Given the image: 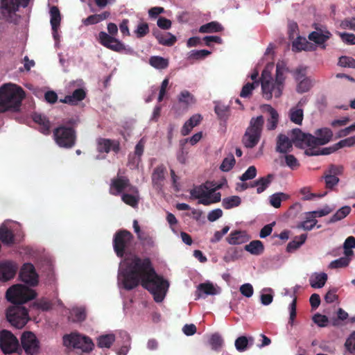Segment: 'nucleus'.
I'll use <instances>...</instances> for the list:
<instances>
[{
  "mask_svg": "<svg viewBox=\"0 0 355 355\" xmlns=\"http://www.w3.org/2000/svg\"><path fill=\"white\" fill-rule=\"evenodd\" d=\"M50 15H51V25L52 28V31L55 32V34L58 31V29L60 25L61 21V15L60 10L58 7L52 6L50 8Z\"/></svg>",
  "mask_w": 355,
  "mask_h": 355,
  "instance_id": "7c9ffc66",
  "label": "nucleus"
},
{
  "mask_svg": "<svg viewBox=\"0 0 355 355\" xmlns=\"http://www.w3.org/2000/svg\"><path fill=\"white\" fill-rule=\"evenodd\" d=\"M150 64L158 69H164L168 66V60L160 56H152L149 60Z\"/></svg>",
  "mask_w": 355,
  "mask_h": 355,
  "instance_id": "ea45409f",
  "label": "nucleus"
},
{
  "mask_svg": "<svg viewBox=\"0 0 355 355\" xmlns=\"http://www.w3.org/2000/svg\"><path fill=\"white\" fill-rule=\"evenodd\" d=\"M153 34L157 40L159 44L164 46H171L177 40L175 36L171 33H162L157 29L153 30Z\"/></svg>",
  "mask_w": 355,
  "mask_h": 355,
  "instance_id": "5701e85b",
  "label": "nucleus"
},
{
  "mask_svg": "<svg viewBox=\"0 0 355 355\" xmlns=\"http://www.w3.org/2000/svg\"><path fill=\"white\" fill-rule=\"evenodd\" d=\"M315 29L316 31L311 32L308 37L315 44L322 45V48L324 49L326 48L324 43L331 37V34L329 31L322 32L321 30L319 31L318 28H315Z\"/></svg>",
  "mask_w": 355,
  "mask_h": 355,
  "instance_id": "412c9836",
  "label": "nucleus"
},
{
  "mask_svg": "<svg viewBox=\"0 0 355 355\" xmlns=\"http://www.w3.org/2000/svg\"><path fill=\"white\" fill-rule=\"evenodd\" d=\"M306 234H302L300 236H295L293 241L288 243L286 251L289 253L293 252L306 241Z\"/></svg>",
  "mask_w": 355,
  "mask_h": 355,
  "instance_id": "c9c22d12",
  "label": "nucleus"
},
{
  "mask_svg": "<svg viewBox=\"0 0 355 355\" xmlns=\"http://www.w3.org/2000/svg\"><path fill=\"white\" fill-rule=\"evenodd\" d=\"M306 67L299 66L293 71V76L297 82L301 81V80L308 78L306 77Z\"/></svg>",
  "mask_w": 355,
  "mask_h": 355,
  "instance_id": "4d7b16f0",
  "label": "nucleus"
},
{
  "mask_svg": "<svg viewBox=\"0 0 355 355\" xmlns=\"http://www.w3.org/2000/svg\"><path fill=\"white\" fill-rule=\"evenodd\" d=\"M264 124L263 116L260 115L252 117L250 119L249 126L243 137V144L248 148H252L259 143L263 126Z\"/></svg>",
  "mask_w": 355,
  "mask_h": 355,
  "instance_id": "0eeeda50",
  "label": "nucleus"
},
{
  "mask_svg": "<svg viewBox=\"0 0 355 355\" xmlns=\"http://www.w3.org/2000/svg\"><path fill=\"white\" fill-rule=\"evenodd\" d=\"M178 101L186 106L191 105L196 103V101L194 96L187 90H184L180 92L178 96Z\"/></svg>",
  "mask_w": 355,
  "mask_h": 355,
  "instance_id": "79ce46f5",
  "label": "nucleus"
},
{
  "mask_svg": "<svg viewBox=\"0 0 355 355\" xmlns=\"http://www.w3.org/2000/svg\"><path fill=\"white\" fill-rule=\"evenodd\" d=\"M80 123L78 116L64 119L62 123L53 131L55 144L60 148H71L77 141L76 127Z\"/></svg>",
  "mask_w": 355,
  "mask_h": 355,
  "instance_id": "7ed1b4c3",
  "label": "nucleus"
},
{
  "mask_svg": "<svg viewBox=\"0 0 355 355\" xmlns=\"http://www.w3.org/2000/svg\"><path fill=\"white\" fill-rule=\"evenodd\" d=\"M98 41L103 46L115 52L121 53L125 50L124 44L105 31L98 33Z\"/></svg>",
  "mask_w": 355,
  "mask_h": 355,
  "instance_id": "dca6fc26",
  "label": "nucleus"
},
{
  "mask_svg": "<svg viewBox=\"0 0 355 355\" xmlns=\"http://www.w3.org/2000/svg\"><path fill=\"white\" fill-rule=\"evenodd\" d=\"M210 54L211 51L205 49L193 50L190 52L189 58L194 60H200L205 58V57L209 55Z\"/></svg>",
  "mask_w": 355,
  "mask_h": 355,
  "instance_id": "13d9d810",
  "label": "nucleus"
},
{
  "mask_svg": "<svg viewBox=\"0 0 355 355\" xmlns=\"http://www.w3.org/2000/svg\"><path fill=\"white\" fill-rule=\"evenodd\" d=\"M121 200L126 205L135 208L138 206L139 201V192L137 193H123L121 196Z\"/></svg>",
  "mask_w": 355,
  "mask_h": 355,
  "instance_id": "4c0bfd02",
  "label": "nucleus"
},
{
  "mask_svg": "<svg viewBox=\"0 0 355 355\" xmlns=\"http://www.w3.org/2000/svg\"><path fill=\"white\" fill-rule=\"evenodd\" d=\"M315 49L316 46L304 37H298L293 42V50L297 52L301 51H313Z\"/></svg>",
  "mask_w": 355,
  "mask_h": 355,
  "instance_id": "393cba45",
  "label": "nucleus"
},
{
  "mask_svg": "<svg viewBox=\"0 0 355 355\" xmlns=\"http://www.w3.org/2000/svg\"><path fill=\"white\" fill-rule=\"evenodd\" d=\"M338 150L336 148V144L327 148H324L322 150H318L315 147H309L305 150L304 153L308 156H317L320 155H329Z\"/></svg>",
  "mask_w": 355,
  "mask_h": 355,
  "instance_id": "2f4dec72",
  "label": "nucleus"
},
{
  "mask_svg": "<svg viewBox=\"0 0 355 355\" xmlns=\"http://www.w3.org/2000/svg\"><path fill=\"white\" fill-rule=\"evenodd\" d=\"M19 343L17 337L7 329L0 331V349L5 354L17 352Z\"/></svg>",
  "mask_w": 355,
  "mask_h": 355,
  "instance_id": "ddd939ff",
  "label": "nucleus"
},
{
  "mask_svg": "<svg viewBox=\"0 0 355 355\" xmlns=\"http://www.w3.org/2000/svg\"><path fill=\"white\" fill-rule=\"evenodd\" d=\"M206 185H201L191 190V196L195 198L198 199V204L203 205H209L213 203H216L220 201V193H211V191H206L207 189Z\"/></svg>",
  "mask_w": 355,
  "mask_h": 355,
  "instance_id": "f8f14e48",
  "label": "nucleus"
},
{
  "mask_svg": "<svg viewBox=\"0 0 355 355\" xmlns=\"http://www.w3.org/2000/svg\"><path fill=\"white\" fill-rule=\"evenodd\" d=\"M303 110L296 107H293L290 110L289 118L291 121L295 124L300 125L303 120Z\"/></svg>",
  "mask_w": 355,
  "mask_h": 355,
  "instance_id": "c03bdc74",
  "label": "nucleus"
},
{
  "mask_svg": "<svg viewBox=\"0 0 355 355\" xmlns=\"http://www.w3.org/2000/svg\"><path fill=\"white\" fill-rule=\"evenodd\" d=\"M30 0H0V13L3 19L9 22H13V16L16 15L20 6L26 8Z\"/></svg>",
  "mask_w": 355,
  "mask_h": 355,
  "instance_id": "9d476101",
  "label": "nucleus"
},
{
  "mask_svg": "<svg viewBox=\"0 0 355 355\" xmlns=\"http://www.w3.org/2000/svg\"><path fill=\"white\" fill-rule=\"evenodd\" d=\"M149 32V26L148 24L146 22H141L137 25L136 30L135 31V33L137 38L144 37Z\"/></svg>",
  "mask_w": 355,
  "mask_h": 355,
  "instance_id": "5fc2aeb1",
  "label": "nucleus"
},
{
  "mask_svg": "<svg viewBox=\"0 0 355 355\" xmlns=\"http://www.w3.org/2000/svg\"><path fill=\"white\" fill-rule=\"evenodd\" d=\"M223 30L222 25L218 21H211L201 26L199 32L201 33H218Z\"/></svg>",
  "mask_w": 355,
  "mask_h": 355,
  "instance_id": "473e14b6",
  "label": "nucleus"
},
{
  "mask_svg": "<svg viewBox=\"0 0 355 355\" xmlns=\"http://www.w3.org/2000/svg\"><path fill=\"white\" fill-rule=\"evenodd\" d=\"M274 179L273 174H268L266 176L260 178L259 179L255 180V185H258L257 189V193H261L263 192L271 183L272 180Z\"/></svg>",
  "mask_w": 355,
  "mask_h": 355,
  "instance_id": "f704fd0d",
  "label": "nucleus"
},
{
  "mask_svg": "<svg viewBox=\"0 0 355 355\" xmlns=\"http://www.w3.org/2000/svg\"><path fill=\"white\" fill-rule=\"evenodd\" d=\"M345 346L349 352L354 353L355 352V331L346 340Z\"/></svg>",
  "mask_w": 355,
  "mask_h": 355,
  "instance_id": "338daca9",
  "label": "nucleus"
},
{
  "mask_svg": "<svg viewBox=\"0 0 355 355\" xmlns=\"http://www.w3.org/2000/svg\"><path fill=\"white\" fill-rule=\"evenodd\" d=\"M63 344L66 347H73L81 349L83 352H89L94 345L91 338L78 334H71L63 336Z\"/></svg>",
  "mask_w": 355,
  "mask_h": 355,
  "instance_id": "1a4fd4ad",
  "label": "nucleus"
},
{
  "mask_svg": "<svg viewBox=\"0 0 355 355\" xmlns=\"http://www.w3.org/2000/svg\"><path fill=\"white\" fill-rule=\"evenodd\" d=\"M86 96L85 92L81 89H75L71 95H67L60 102L67 103L71 105H77L78 102L83 101Z\"/></svg>",
  "mask_w": 355,
  "mask_h": 355,
  "instance_id": "b1692460",
  "label": "nucleus"
},
{
  "mask_svg": "<svg viewBox=\"0 0 355 355\" xmlns=\"http://www.w3.org/2000/svg\"><path fill=\"white\" fill-rule=\"evenodd\" d=\"M133 239L132 234L126 230H120L114 234L113 248L118 257H124L130 247Z\"/></svg>",
  "mask_w": 355,
  "mask_h": 355,
  "instance_id": "6e6552de",
  "label": "nucleus"
},
{
  "mask_svg": "<svg viewBox=\"0 0 355 355\" xmlns=\"http://www.w3.org/2000/svg\"><path fill=\"white\" fill-rule=\"evenodd\" d=\"M25 98L23 89L12 83H6L0 87V112H17Z\"/></svg>",
  "mask_w": 355,
  "mask_h": 355,
  "instance_id": "20e7f679",
  "label": "nucleus"
},
{
  "mask_svg": "<svg viewBox=\"0 0 355 355\" xmlns=\"http://www.w3.org/2000/svg\"><path fill=\"white\" fill-rule=\"evenodd\" d=\"M349 259L348 257H340L331 261L329 264L330 268H340L346 267L349 263Z\"/></svg>",
  "mask_w": 355,
  "mask_h": 355,
  "instance_id": "6e6d98bb",
  "label": "nucleus"
},
{
  "mask_svg": "<svg viewBox=\"0 0 355 355\" xmlns=\"http://www.w3.org/2000/svg\"><path fill=\"white\" fill-rule=\"evenodd\" d=\"M137 238L144 246L148 248L154 246L153 239L147 232H143L138 235Z\"/></svg>",
  "mask_w": 355,
  "mask_h": 355,
  "instance_id": "864d4df0",
  "label": "nucleus"
},
{
  "mask_svg": "<svg viewBox=\"0 0 355 355\" xmlns=\"http://www.w3.org/2000/svg\"><path fill=\"white\" fill-rule=\"evenodd\" d=\"M259 86V82L254 81L253 83H248L243 85L240 96L242 98H248L251 96L252 90Z\"/></svg>",
  "mask_w": 355,
  "mask_h": 355,
  "instance_id": "8fccbe9b",
  "label": "nucleus"
},
{
  "mask_svg": "<svg viewBox=\"0 0 355 355\" xmlns=\"http://www.w3.org/2000/svg\"><path fill=\"white\" fill-rule=\"evenodd\" d=\"M338 64L343 67L355 69V59L349 56L343 55L340 57Z\"/></svg>",
  "mask_w": 355,
  "mask_h": 355,
  "instance_id": "603ef678",
  "label": "nucleus"
},
{
  "mask_svg": "<svg viewBox=\"0 0 355 355\" xmlns=\"http://www.w3.org/2000/svg\"><path fill=\"white\" fill-rule=\"evenodd\" d=\"M110 17L109 11H104L100 14H94L88 16L87 18L83 19L82 22L85 26H90L96 24L103 21Z\"/></svg>",
  "mask_w": 355,
  "mask_h": 355,
  "instance_id": "bb28decb",
  "label": "nucleus"
},
{
  "mask_svg": "<svg viewBox=\"0 0 355 355\" xmlns=\"http://www.w3.org/2000/svg\"><path fill=\"white\" fill-rule=\"evenodd\" d=\"M227 243L230 245H239L248 241L246 233L244 231L235 230L232 232L226 238Z\"/></svg>",
  "mask_w": 355,
  "mask_h": 355,
  "instance_id": "a878e982",
  "label": "nucleus"
},
{
  "mask_svg": "<svg viewBox=\"0 0 355 355\" xmlns=\"http://www.w3.org/2000/svg\"><path fill=\"white\" fill-rule=\"evenodd\" d=\"M114 340L115 336L114 334H106L101 336L98 338L97 345L101 348H110Z\"/></svg>",
  "mask_w": 355,
  "mask_h": 355,
  "instance_id": "a18cd8bd",
  "label": "nucleus"
},
{
  "mask_svg": "<svg viewBox=\"0 0 355 355\" xmlns=\"http://www.w3.org/2000/svg\"><path fill=\"white\" fill-rule=\"evenodd\" d=\"M284 80L285 77L283 69L277 64L275 81L269 80H263L261 81L263 97L267 100L271 99L273 95L275 98L280 97L284 86Z\"/></svg>",
  "mask_w": 355,
  "mask_h": 355,
  "instance_id": "423d86ee",
  "label": "nucleus"
},
{
  "mask_svg": "<svg viewBox=\"0 0 355 355\" xmlns=\"http://www.w3.org/2000/svg\"><path fill=\"white\" fill-rule=\"evenodd\" d=\"M32 119L40 125V131L42 133L46 135L50 134L51 123L46 116L35 112L32 114Z\"/></svg>",
  "mask_w": 355,
  "mask_h": 355,
  "instance_id": "4be33fe9",
  "label": "nucleus"
},
{
  "mask_svg": "<svg viewBox=\"0 0 355 355\" xmlns=\"http://www.w3.org/2000/svg\"><path fill=\"white\" fill-rule=\"evenodd\" d=\"M262 111L269 114L270 116L267 119L266 128L268 130H275L279 122V114L277 110L270 105H263Z\"/></svg>",
  "mask_w": 355,
  "mask_h": 355,
  "instance_id": "aec40b11",
  "label": "nucleus"
},
{
  "mask_svg": "<svg viewBox=\"0 0 355 355\" xmlns=\"http://www.w3.org/2000/svg\"><path fill=\"white\" fill-rule=\"evenodd\" d=\"M324 178L325 180L326 187L327 189H333V187L336 186L339 182V178L338 177L332 174H329L327 173H326Z\"/></svg>",
  "mask_w": 355,
  "mask_h": 355,
  "instance_id": "e2e57ef3",
  "label": "nucleus"
},
{
  "mask_svg": "<svg viewBox=\"0 0 355 355\" xmlns=\"http://www.w3.org/2000/svg\"><path fill=\"white\" fill-rule=\"evenodd\" d=\"M19 278L24 283L35 286L38 284V275L32 263H24L19 272Z\"/></svg>",
  "mask_w": 355,
  "mask_h": 355,
  "instance_id": "f3484780",
  "label": "nucleus"
},
{
  "mask_svg": "<svg viewBox=\"0 0 355 355\" xmlns=\"http://www.w3.org/2000/svg\"><path fill=\"white\" fill-rule=\"evenodd\" d=\"M201 292L205 293L206 295H212L216 293V288L213 284L210 283H202L198 285V290L196 291V300L199 299L201 297Z\"/></svg>",
  "mask_w": 355,
  "mask_h": 355,
  "instance_id": "e433bc0d",
  "label": "nucleus"
},
{
  "mask_svg": "<svg viewBox=\"0 0 355 355\" xmlns=\"http://www.w3.org/2000/svg\"><path fill=\"white\" fill-rule=\"evenodd\" d=\"M245 250L252 254L259 255L263 253L264 246L261 241L255 240L246 245L245 246Z\"/></svg>",
  "mask_w": 355,
  "mask_h": 355,
  "instance_id": "72a5a7b5",
  "label": "nucleus"
},
{
  "mask_svg": "<svg viewBox=\"0 0 355 355\" xmlns=\"http://www.w3.org/2000/svg\"><path fill=\"white\" fill-rule=\"evenodd\" d=\"M336 144V148L338 150L343 147H350L355 144V137H351L343 140H340Z\"/></svg>",
  "mask_w": 355,
  "mask_h": 355,
  "instance_id": "774afa93",
  "label": "nucleus"
},
{
  "mask_svg": "<svg viewBox=\"0 0 355 355\" xmlns=\"http://www.w3.org/2000/svg\"><path fill=\"white\" fill-rule=\"evenodd\" d=\"M252 338H248L245 336L237 338L235 340V347L239 352H244L247 349L249 341H252Z\"/></svg>",
  "mask_w": 355,
  "mask_h": 355,
  "instance_id": "de8ad7c7",
  "label": "nucleus"
},
{
  "mask_svg": "<svg viewBox=\"0 0 355 355\" xmlns=\"http://www.w3.org/2000/svg\"><path fill=\"white\" fill-rule=\"evenodd\" d=\"M235 163L236 160L234 155L230 154L223 160L220 166V169L224 172L230 171L233 168Z\"/></svg>",
  "mask_w": 355,
  "mask_h": 355,
  "instance_id": "09e8293b",
  "label": "nucleus"
},
{
  "mask_svg": "<svg viewBox=\"0 0 355 355\" xmlns=\"http://www.w3.org/2000/svg\"><path fill=\"white\" fill-rule=\"evenodd\" d=\"M17 266L12 261L0 263V280L6 282L13 278L17 272Z\"/></svg>",
  "mask_w": 355,
  "mask_h": 355,
  "instance_id": "6ab92c4d",
  "label": "nucleus"
},
{
  "mask_svg": "<svg viewBox=\"0 0 355 355\" xmlns=\"http://www.w3.org/2000/svg\"><path fill=\"white\" fill-rule=\"evenodd\" d=\"M21 345L27 355H36L40 351V341L31 331H24L21 336Z\"/></svg>",
  "mask_w": 355,
  "mask_h": 355,
  "instance_id": "4468645a",
  "label": "nucleus"
},
{
  "mask_svg": "<svg viewBox=\"0 0 355 355\" xmlns=\"http://www.w3.org/2000/svg\"><path fill=\"white\" fill-rule=\"evenodd\" d=\"M317 222L318 221L316 219L311 218V216L306 217V219L304 221L300 223L297 225V227L302 228L304 230H311L314 227Z\"/></svg>",
  "mask_w": 355,
  "mask_h": 355,
  "instance_id": "052dcab7",
  "label": "nucleus"
},
{
  "mask_svg": "<svg viewBox=\"0 0 355 355\" xmlns=\"http://www.w3.org/2000/svg\"><path fill=\"white\" fill-rule=\"evenodd\" d=\"M241 203V199L238 196H232L223 199L222 205L224 209H230L238 207Z\"/></svg>",
  "mask_w": 355,
  "mask_h": 355,
  "instance_id": "58836bf2",
  "label": "nucleus"
},
{
  "mask_svg": "<svg viewBox=\"0 0 355 355\" xmlns=\"http://www.w3.org/2000/svg\"><path fill=\"white\" fill-rule=\"evenodd\" d=\"M209 343L213 350L218 351L223 345L224 340L219 334L215 333L211 336Z\"/></svg>",
  "mask_w": 355,
  "mask_h": 355,
  "instance_id": "49530a36",
  "label": "nucleus"
},
{
  "mask_svg": "<svg viewBox=\"0 0 355 355\" xmlns=\"http://www.w3.org/2000/svg\"><path fill=\"white\" fill-rule=\"evenodd\" d=\"M126 189L130 193H138V189L132 186L130 182V180L125 176L117 177L111 180L110 193L112 195L117 196Z\"/></svg>",
  "mask_w": 355,
  "mask_h": 355,
  "instance_id": "2eb2a0df",
  "label": "nucleus"
},
{
  "mask_svg": "<svg viewBox=\"0 0 355 355\" xmlns=\"http://www.w3.org/2000/svg\"><path fill=\"white\" fill-rule=\"evenodd\" d=\"M338 35L344 43L350 45L355 44V35L353 33L338 32Z\"/></svg>",
  "mask_w": 355,
  "mask_h": 355,
  "instance_id": "69168bd1",
  "label": "nucleus"
},
{
  "mask_svg": "<svg viewBox=\"0 0 355 355\" xmlns=\"http://www.w3.org/2000/svg\"><path fill=\"white\" fill-rule=\"evenodd\" d=\"M327 280V275L326 273H315L310 277L309 282L312 288H320L324 286Z\"/></svg>",
  "mask_w": 355,
  "mask_h": 355,
  "instance_id": "c756f323",
  "label": "nucleus"
},
{
  "mask_svg": "<svg viewBox=\"0 0 355 355\" xmlns=\"http://www.w3.org/2000/svg\"><path fill=\"white\" fill-rule=\"evenodd\" d=\"M0 241L6 245L15 243V235L10 229L5 225L0 226Z\"/></svg>",
  "mask_w": 355,
  "mask_h": 355,
  "instance_id": "c85d7f7f",
  "label": "nucleus"
},
{
  "mask_svg": "<svg viewBox=\"0 0 355 355\" xmlns=\"http://www.w3.org/2000/svg\"><path fill=\"white\" fill-rule=\"evenodd\" d=\"M313 86V80L311 78H304L298 82L296 91L297 93L303 94L309 92Z\"/></svg>",
  "mask_w": 355,
  "mask_h": 355,
  "instance_id": "a19ab883",
  "label": "nucleus"
},
{
  "mask_svg": "<svg viewBox=\"0 0 355 355\" xmlns=\"http://www.w3.org/2000/svg\"><path fill=\"white\" fill-rule=\"evenodd\" d=\"M97 150L99 153H108L111 150L118 153L120 150V142L118 140L99 138L97 140Z\"/></svg>",
  "mask_w": 355,
  "mask_h": 355,
  "instance_id": "a211bd4d",
  "label": "nucleus"
},
{
  "mask_svg": "<svg viewBox=\"0 0 355 355\" xmlns=\"http://www.w3.org/2000/svg\"><path fill=\"white\" fill-rule=\"evenodd\" d=\"M71 317L73 322H82L86 318V313L83 308H74L71 311Z\"/></svg>",
  "mask_w": 355,
  "mask_h": 355,
  "instance_id": "3c124183",
  "label": "nucleus"
},
{
  "mask_svg": "<svg viewBox=\"0 0 355 355\" xmlns=\"http://www.w3.org/2000/svg\"><path fill=\"white\" fill-rule=\"evenodd\" d=\"M257 175V168L254 166H250L246 171L240 177V180L245 182L248 180H252Z\"/></svg>",
  "mask_w": 355,
  "mask_h": 355,
  "instance_id": "0e129e2a",
  "label": "nucleus"
},
{
  "mask_svg": "<svg viewBox=\"0 0 355 355\" xmlns=\"http://www.w3.org/2000/svg\"><path fill=\"white\" fill-rule=\"evenodd\" d=\"M285 162L287 166L292 170H295L300 167V163L297 158L293 155L286 154L284 157Z\"/></svg>",
  "mask_w": 355,
  "mask_h": 355,
  "instance_id": "bf43d9fd",
  "label": "nucleus"
},
{
  "mask_svg": "<svg viewBox=\"0 0 355 355\" xmlns=\"http://www.w3.org/2000/svg\"><path fill=\"white\" fill-rule=\"evenodd\" d=\"M34 290L21 284L10 287L6 293L8 301L13 304L6 310V316L11 326L16 329L23 328L29 320L28 311L23 304L36 297Z\"/></svg>",
  "mask_w": 355,
  "mask_h": 355,
  "instance_id": "f03ea898",
  "label": "nucleus"
},
{
  "mask_svg": "<svg viewBox=\"0 0 355 355\" xmlns=\"http://www.w3.org/2000/svg\"><path fill=\"white\" fill-rule=\"evenodd\" d=\"M166 168L163 164H160L155 167L152 173V182L157 187L161 186L162 182L165 178Z\"/></svg>",
  "mask_w": 355,
  "mask_h": 355,
  "instance_id": "cd10ccee",
  "label": "nucleus"
},
{
  "mask_svg": "<svg viewBox=\"0 0 355 355\" xmlns=\"http://www.w3.org/2000/svg\"><path fill=\"white\" fill-rule=\"evenodd\" d=\"M295 130H296V128L293 129L291 131V139H289L288 136L284 134H279L277 136L275 147L276 152L287 154L292 151L293 144L298 148H303L304 146H306L305 141H297L295 139Z\"/></svg>",
  "mask_w": 355,
  "mask_h": 355,
  "instance_id": "9b49d317",
  "label": "nucleus"
},
{
  "mask_svg": "<svg viewBox=\"0 0 355 355\" xmlns=\"http://www.w3.org/2000/svg\"><path fill=\"white\" fill-rule=\"evenodd\" d=\"M333 210L334 209L331 208L328 205H326L322 209L309 212L308 214L311 216V218H315V217H322L327 216L331 212H332Z\"/></svg>",
  "mask_w": 355,
  "mask_h": 355,
  "instance_id": "680f3d73",
  "label": "nucleus"
},
{
  "mask_svg": "<svg viewBox=\"0 0 355 355\" xmlns=\"http://www.w3.org/2000/svg\"><path fill=\"white\" fill-rule=\"evenodd\" d=\"M118 281L127 291L141 284L153 294L156 302L163 301L169 286L168 282L156 273L149 258L141 259L137 256L124 262L119 270Z\"/></svg>",
  "mask_w": 355,
  "mask_h": 355,
  "instance_id": "f257e3e1",
  "label": "nucleus"
},
{
  "mask_svg": "<svg viewBox=\"0 0 355 355\" xmlns=\"http://www.w3.org/2000/svg\"><path fill=\"white\" fill-rule=\"evenodd\" d=\"M351 211V207L344 206L339 209L329 219V223H335L345 218Z\"/></svg>",
  "mask_w": 355,
  "mask_h": 355,
  "instance_id": "37998d69",
  "label": "nucleus"
},
{
  "mask_svg": "<svg viewBox=\"0 0 355 355\" xmlns=\"http://www.w3.org/2000/svg\"><path fill=\"white\" fill-rule=\"evenodd\" d=\"M294 133L295 139L297 141H305V146L307 147H317L327 144L331 139L333 132L328 128H322L315 130V135L304 133L300 129L296 128Z\"/></svg>",
  "mask_w": 355,
  "mask_h": 355,
  "instance_id": "39448f33",
  "label": "nucleus"
}]
</instances>
